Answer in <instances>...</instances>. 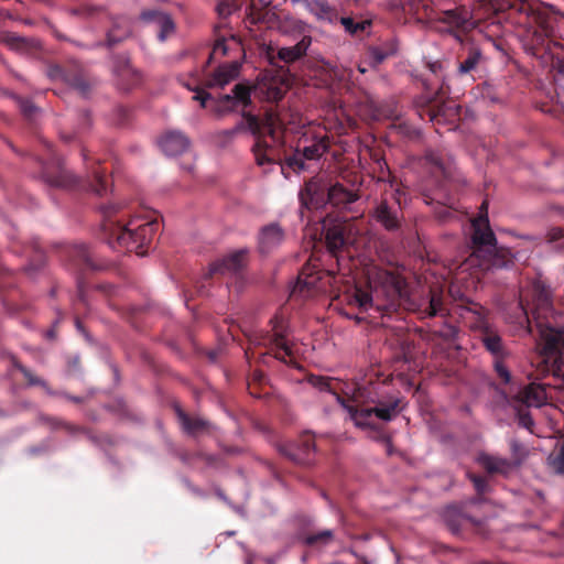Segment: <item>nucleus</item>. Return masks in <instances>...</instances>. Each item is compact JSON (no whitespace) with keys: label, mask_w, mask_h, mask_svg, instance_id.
I'll use <instances>...</instances> for the list:
<instances>
[{"label":"nucleus","mask_w":564,"mask_h":564,"mask_svg":"<svg viewBox=\"0 0 564 564\" xmlns=\"http://www.w3.org/2000/svg\"><path fill=\"white\" fill-rule=\"evenodd\" d=\"M547 462L554 473L564 474V444L556 454L549 456Z\"/></svg>","instance_id":"72a5a7b5"},{"label":"nucleus","mask_w":564,"mask_h":564,"mask_svg":"<svg viewBox=\"0 0 564 564\" xmlns=\"http://www.w3.org/2000/svg\"><path fill=\"white\" fill-rule=\"evenodd\" d=\"M250 89L245 84H237L231 94L223 95L215 101L214 110L218 115H224L238 107H247L250 104Z\"/></svg>","instance_id":"9b49d317"},{"label":"nucleus","mask_w":564,"mask_h":564,"mask_svg":"<svg viewBox=\"0 0 564 564\" xmlns=\"http://www.w3.org/2000/svg\"><path fill=\"white\" fill-rule=\"evenodd\" d=\"M247 564H251L250 562H248Z\"/></svg>","instance_id":"4d7b16f0"},{"label":"nucleus","mask_w":564,"mask_h":564,"mask_svg":"<svg viewBox=\"0 0 564 564\" xmlns=\"http://www.w3.org/2000/svg\"><path fill=\"white\" fill-rule=\"evenodd\" d=\"M300 200L306 208L318 209L327 204L347 208L349 204L357 200V195L338 183L332 184L326 177L317 176L300 192Z\"/></svg>","instance_id":"423d86ee"},{"label":"nucleus","mask_w":564,"mask_h":564,"mask_svg":"<svg viewBox=\"0 0 564 564\" xmlns=\"http://www.w3.org/2000/svg\"><path fill=\"white\" fill-rule=\"evenodd\" d=\"M494 367L502 382L509 383L511 381V373L507 366L503 364V359H495Z\"/></svg>","instance_id":"4c0bfd02"},{"label":"nucleus","mask_w":564,"mask_h":564,"mask_svg":"<svg viewBox=\"0 0 564 564\" xmlns=\"http://www.w3.org/2000/svg\"><path fill=\"white\" fill-rule=\"evenodd\" d=\"M368 285L370 292L355 288L349 296V302L365 312L372 306L381 308L393 305L403 293V281L398 275L378 268L368 271Z\"/></svg>","instance_id":"f03ea898"},{"label":"nucleus","mask_w":564,"mask_h":564,"mask_svg":"<svg viewBox=\"0 0 564 564\" xmlns=\"http://www.w3.org/2000/svg\"><path fill=\"white\" fill-rule=\"evenodd\" d=\"M395 52V46L392 45L389 48H383L380 46H375L369 50L370 58L375 66L381 64L388 56L392 55Z\"/></svg>","instance_id":"2f4dec72"},{"label":"nucleus","mask_w":564,"mask_h":564,"mask_svg":"<svg viewBox=\"0 0 564 564\" xmlns=\"http://www.w3.org/2000/svg\"><path fill=\"white\" fill-rule=\"evenodd\" d=\"M468 313L471 315L470 326L480 330V340L486 349L495 359H503L508 352L503 346L500 335L486 318L484 310L479 307L478 310L469 311Z\"/></svg>","instance_id":"1a4fd4ad"},{"label":"nucleus","mask_w":564,"mask_h":564,"mask_svg":"<svg viewBox=\"0 0 564 564\" xmlns=\"http://www.w3.org/2000/svg\"><path fill=\"white\" fill-rule=\"evenodd\" d=\"M479 59H480V52L476 51V50L470 51L468 56L465 58V61L459 64L458 72L460 74H467V73L471 72L473 69H475V67L479 63Z\"/></svg>","instance_id":"473e14b6"},{"label":"nucleus","mask_w":564,"mask_h":564,"mask_svg":"<svg viewBox=\"0 0 564 564\" xmlns=\"http://www.w3.org/2000/svg\"><path fill=\"white\" fill-rule=\"evenodd\" d=\"M20 107L22 112L28 117L33 116V113L37 111L36 107L29 100L22 101Z\"/></svg>","instance_id":"37998d69"},{"label":"nucleus","mask_w":564,"mask_h":564,"mask_svg":"<svg viewBox=\"0 0 564 564\" xmlns=\"http://www.w3.org/2000/svg\"><path fill=\"white\" fill-rule=\"evenodd\" d=\"M351 225L344 221H336L330 225L327 219L323 220V230L325 231V239L327 248L332 252H336L339 250L346 242H348V238L344 237L346 230L350 229Z\"/></svg>","instance_id":"4468645a"},{"label":"nucleus","mask_w":564,"mask_h":564,"mask_svg":"<svg viewBox=\"0 0 564 564\" xmlns=\"http://www.w3.org/2000/svg\"><path fill=\"white\" fill-rule=\"evenodd\" d=\"M481 210H485V216L480 215L471 223L475 250L459 265L458 269L462 273L476 268L488 271L491 268H502L506 265L498 257L497 240L489 227L485 203L481 205Z\"/></svg>","instance_id":"20e7f679"},{"label":"nucleus","mask_w":564,"mask_h":564,"mask_svg":"<svg viewBox=\"0 0 564 564\" xmlns=\"http://www.w3.org/2000/svg\"><path fill=\"white\" fill-rule=\"evenodd\" d=\"M284 240V230L276 223H271L261 228L258 236L259 250L269 253L278 248Z\"/></svg>","instance_id":"2eb2a0df"},{"label":"nucleus","mask_w":564,"mask_h":564,"mask_svg":"<svg viewBox=\"0 0 564 564\" xmlns=\"http://www.w3.org/2000/svg\"><path fill=\"white\" fill-rule=\"evenodd\" d=\"M519 424L522 427L530 430L533 426L534 422L530 414L524 413L519 415Z\"/></svg>","instance_id":"c03bdc74"},{"label":"nucleus","mask_w":564,"mask_h":564,"mask_svg":"<svg viewBox=\"0 0 564 564\" xmlns=\"http://www.w3.org/2000/svg\"><path fill=\"white\" fill-rule=\"evenodd\" d=\"M159 145L166 155H180L188 149L189 140L180 131H171L161 138Z\"/></svg>","instance_id":"6ab92c4d"},{"label":"nucleus","mask_w":564,"mask_h":564,"mask_svg":"<svg viewBox=\"0 0 564 564\" xmlns=\"http://www.w3.org/2000/svg\"><path fill=\"white\" fill-rule=\"evenodd\" d=\"M311 44L312 36L304 35L295 45L280 47L278 50V57L284 63H294L306 55Z\"/></svg>","instance_id":"4be33fe9"},{"label":"nucleus","mask_w":564,"mask_h":564,"mask_svg":"<svg viewBox=\"0 0 564 564\" xmlns=\"http://www.w3.org/2000/svg\"><path fill=\"white\" fill-rule=\"evenodd\" d=\"M531 313L539 334L538 350L543 358V372L564 380V314L556 312L550 291L533 286Z\"/></svg>","instance_id":"f257e3e1"},{"label":"nucleus","mask_w":564,"mask_h":564,"mask_svg":"<svg viewBox=\"0 0 564 564\" xmlns=\"http://www.w3.org/2000/svg\"><path fill=\"white\" fill-rule=\"evenodd\" d=\"M23 372H24L25 377H28V378H29L30 383H32V384L36 383V382H35V381H34V380L29 376L28 371L23 370Z\"/></svg>","instance_id":"09e8293b"},{"label":"nucleus","mask_w":564,"mask_h":564,"mask_svg":"<svg viewBox=\"0 0 564 564\" xmlns=\"http://www.w3.org/2000/svg\"><path fill=\"white\" fill-rule=\"evenodd\" d=\"M341 25L345 28L346 32L351 35H355L361 31H365L370 26V21L364 20L360 22H355L351 18H339L338 20Z\"/></svg>","instance_id":"7c9ffc66"},{"label":"nucleus","mask_w":564,"mask_h":564,"mask_svg":"<svg viewBox=\"0 0 564 564\" xmlns=\"http://www.w3.org/2000/svg\"><path fill=\"white\" fill-rule=\"evenodd\" d=\"M193 98L199 101L203 107H207V101L212 99V95L205 91H196Z\"/></svg>","instance_id":"a18cd8bd"},{"label":"nucleus","mask_w":564,"mask_h":564,"mask_svg":"<svg viewBox=\"0 0 564 564\" xmlns=\"http://www.w3.org/2000/svg\"><path fill=\"white\" fill-rule=\"evenodd\" d=\"M177 419L183 427V430L189 434H195L202 429L205 427L206 422L202 419H189L184 411H182L178 406L175 409Z\"/></svg>","instance_id":"bb28decb"},{"label":"nucleus","mask_w":564,"mask_h":564,"mask_svg":"<svg viewBox=\"0 0 564 564\" xmlns=\"http://www.w3.org/2000/svg\"><path fill=\"white\" fill-rule=\"evenodd\" d=\"M516 400L527 406L540 408L546 403V389L541 383L531 382L518 391Z\"/></svg>","instance_id":"dca6fc26"},{"label":"nucleus","mask_w":564,"mask_h":564,"mask_svg":"<svg viewBox=\"0 0 564 564\" xmlns=\"http://www.w3.org/2000/svg\"><path fill=\"white\" fill-rule=\"evenodd\" d=\"M375 216L389 230L395 229L399 225L398 210L388 206L386 202L378 205Z\"/></svg>","instance_id":"393cba45"},{"label":"nucleus","mask_w":564,"mask_h":564,"mask_svg":"<svg viewBox=\"0 0 564 564\" xmlns=\"http://www.w3.org/2000/svg\"><path fill=\"white\" fill-rule=\"evenodd\" d=\"M271 333L264 338L263 344L275 348V357L288 362L286 357L294 354V345L288 335V325L282 316H275L271 319Z\"/></svg>","instance_id":"9d476101"},{"label":"nucleus","mask_w":564,"mask_h":564,"mask_svg":"<svg viewBox=\"0 0 564 564\" xmlns=\"http://www.w3.org/2000/svg\"><path fill=\"white\" fill-rule=\"evenodd\" d=\"M218 496H219L221 499L226 500V497H225L220 491L218 492Z\"/></svg>","instance_id":"603ef678"},{"label":"nucleus","mask_w":564,"mask_h":564,"mask_svg":"<svg viewBox=\"0 0 564 564\" xmlns=\"http://www.w3.org/2000/svg\"><path fill=\"white\" fill-rule=\"evenodd\" d=\"M241 127H242V124H238V126H237V127H235L234 129L226 131V134H228V135H230V137H231V135H234L237 131H239V130L241 129Z\"/></svg>","instance_id":"de8ad7c7"},{"label":"nucleus","mask_w":564,"mask_h":564,"mask_svg":"<svg viewBox=\"0 0 564 564\" xmlns=\"http://www.w3.org/2000/svg\"><path fill=\"white\" fill-rule=\"evenodd\" d=\"M140 18L148 23H153L159 29L158 37L160 41H165L166 37L174 31V22L170 14L159 10H145L141 13Z\"/></svg>","instance_id":"f3484780"},{"label":"nucleus","mask_w":564,"mask_h":564,"mask_svg":"<svg viewBox=\"0 0 564 564\" xmlns=\"http://www.w3.org/2000/svg\"><path fill=\"white\" fill-rule=\"evenodd\" d=\"M245 257H246L245 250H239L237 252H234V253L225 257L220 261L213 263L210 267V272L212 273H217V272L225 273L226 271H232V272L238 271L243 264Z\"/></svg>","instance_id":"b1692460"},{"label":"nucleus","mask_w":564,"mask_h":564,"mask_svg":"<svg viewBox=\"0 0 564 564\" xmlns=\"http://www.w3.org/2000/svg\"><path fill=\"white\" fill-rule=\"evenodd\" d=\"M473 274L476 275V279H479V275L477 274V272L475 271Z\"/></svg>","instance_id":"6e6d98bb"},{"label":"nucleus","mask_w":564,"mask_h":564,"mask_svg":"<svg viewBox=\"0 0 564 564\" xmlns=\"http://www.w3.org/2000/svg\"><path fill=\"white\" fill-rule=\"evenodd\" d=\"M304 2H305V0H291V3H292L293 6L299 4V3H302V4H303Z\"/></svg>","instance_id":"8fccbe9b"},{"label":"nucleus","mask_w":564,"mask_h":564,"mask_svg":"<svg viewBox=\"0 0 564 564\" xmlns=\"http://www.w3.org/2000/svg\"><path fill=\"white\" fill-rule=\"evenodd\" d=\"M76 327L78 330H82V325H80L79 321H76Z\"/></svg>","instance_id":"3c124183"},{"label":"nucleus","mask_w":564,"mask_h":564,"mask_svg":"<svg viewBox=\"0 0 564 564\" xmlns=\"http://www.w3.org/2000/svg\"><path fill=\"white\" fill-rule=\"evenodd\" d=\"M278 29L282 34L294 39H302L304 35H311V25L291 14H285L280 18Z\"/></svg>","instance_id":"aec40b11"},{"label":"nucleus","mask_w":564,"mask_h":564,"mask_svg":"<svg viewBox=\"0 0 564 564\" xmlns=\"http://www.w3.org/2000/svg\"><path fill=\"white\" fill-rule=\"evenodd\" d=\"M477 462L489 474H499L507 476L514 470V464L510 463L508 458L481 453L477 457Z\"/></svg>","instance_id":"412c9836"},{"label":"nucleus","mask_w":564,"mask_h":564,"mask_svg":"<svg viewBox=\"0 0 564 564\" xmlns=\"http://www.w3.org/2000/svg\"><path fill=\"white\" fill-rule=\"evenodd\" d=\"M95 180L96 184L94 185L93 191L98 195L105 194L107 192V184L104 176L97 172L95 174Z\"/></svg>","instance_id":"58836bf2"},{"label":"nucleus","mask_w":564,"mask_h":564,"mask_svg":"<svg viewBox=\"0 0 564 564\" xmlns=\"http://www.w3.org/2000/svg\"><path fill=\"white\" fill-rule=\"evenodd\" d=\"M427 159L443 170V164L434 156V154L427 155Z\"/></svg>","instance_id":"49530a36"},{"label":"nucleus","mask_w":564,"mask_h":564,"mask_svg":"<svg viewBox=\"0 0 564 564\" xmlns=\"http://www.w3.org/2000/svg\"><path fill=\"white\" fill-rule=\"evenodd\" d=\"M234 50H236V51L240 50V42L235 36H231L230 39H226V37L219 39L216 41V43L213 47L210 58H216L218 56H225Z\"/></svg>","instance_id":"a878e982"},{"label":"nucleus","mask_w":564,"mask_h":564,"mask_svg":"<svg viewBox=\"0 0 564 564\" xmlns=\"http://www.w3.org/2000/svg\"><path fill=\"white\" fill-rule=\"evenodd\" d=\"M305 446H306L307 451H308V449H310V447H311V445H310V443H308V442H306V443H305Z\"/></svg>","instance_id":"864d4df0"},{"label":"nucleus","mask_w":564,"mask_h":564,"mask_svg":"<svg viewBox=\"0 0 564 564\" xmlns=\"http://www.w3.org/2000/svg\"><path fill=\"white\" fill-rule=\"evenodd\" d=\"M438 20L448 24L451 28L462 30H467L473 24L470 12L464 8L443 11Z\"/></svg>","instance_id":"5701e85b"},{"label":"nucleus","mask_w":564,"mask_h":564,"mask_svg":"<svg viewBox=\"0 0 564 564\" xmlns=\"http://www.w3.org/2000/svg\"><path fill=\"white\" fill-rule=\"evenodd\" d=\"M425 316L444 315L445 308L443 307V297L441 294L432 293L429 304L424 310Z\"/></svg>","instance_id":"c756f323"},{"label":"nucleus","mask_w":564,"mask_h":564,"mask_svg":"<svg viewBox=\"0 0 564 564\" xmlns=\"http://www.w3.org/2000/svg\"><path fill=\"white\" fill-rule=\"evenodd\" d=\"M116 210V206H107L104 209V214L108 217L104 223L108 243L111 248L124 247L128 250H134L139 256H144L145 251L142 248L151 241L159 230L158 220L148 219L143 224H137V219H131L128 224H121L110 218Z\"/></svg>","instance_id":"7ed1b4c3"},{"label":"nucleus","mask_w":564,"mask_h":564,"mask_svg":"<svg viewBox=\"0 0 564 564\" xmlns=\"http://www.w3.org/2000/svg\"><path fill=\"white\" fill-rule=\"evenodd\" d=\"M303 6L317 22L335 24L339 20L336 7L327 0H305Z\"/></svg>","instance_id":"ddd939ff"},{"label":"nucleus","mask_w":564,"mask_h":564,"mask_svg":"<svg viewBox=\"0 0 564 564\" xmlns=\"http://www.w3.org/2000/svg\"><path fill=\"white\" fill-rule=\"evenodd\" d=\"M248 124L256 135L252 149L258 165L262 166L274 162V147L281 142L283 133L289 130L284 126V119L280 115L270 112L261 121L250 116Z\"/></svg>","instance_id":"39448f33"},{"label":"nucleus","mask_w":564,"mask_h":564,"mask_svg":"<svg viewBox=\"0 0 564 564\" xmlns=\"http://www.w3.org/2000/svg\"><path fill=\"white\" fill-rule=\"evenodd\" d=\"M240 64L237 61L223 64L212 74L207 79V87L209 88H223L231 80L238 77Z\"/></svg>","instance_id":"a211bd4d"},{"label":"nucleus","mask_w":564,"mask_h":564,"mask_svg":"<svg viewBox=\"0 0 564 564\" xmlns=\"http://www.w3.org/2000/svg\"><path fill=\"white\" fill-rule=\"evenodd\" d=\"M129 33V29L128 28H124L120 34L116 35L115 34V31H110L108 33V45L109 46H112L115 45L116 43H118L119 41H121L123 37H126Z\"/></svg>","instance_id":"a19ab883"},{"label":"nucleus","mask_w":564,"mask_h":564,"mask_svg":"<svg viewBox=\"0 0 564 564\" xmlns=\"http://www.w3.org/2000/svg\"><path fill=\"white\" fill-rule=\"evenodd\" d=\"M328 149L325 132L315 133L306 130L294 155L286 159V165L293 171L305 169L304 160H318Z\"/></svg>","instance_id":"6e6552de"},{"label":"nucleus","mask_w":564,"mask_h":564,"mask_svg":"<svg viewBox=\"0 0 564 564\" xmlns=\"http://www.w3.org/2000/svg\"><path fill=\"white\" fill-rule=\"evenodd\" d=\"M555 84L564 90V63H560L554 75Z\"/></svg>","instance_id":"79ce46f5"},{"label":"nucleus","mask_w":564,"mask_h":564,"mask_svg":"<svg viewBox=\"0 0 564 564\" xmlns=\"http://www.w3.org/2000/svg\"><path fill=\"white\" fill-rule=\"evenodd\" d=\"M321 276L315 265L307 264L300 272L295 283L291 288V296H310L311 292L319 289Z\"/></svg>","instance_id":"f8f14e48"},{"label":"nucleus","mask_w":564,"mask_h":564,"mask_svg":"<svg viewBox=\"0 0 564 564\" xmlns=\"http://www.w3.org/2000/svg\"><path fill=\"white\" fill-rule=\"evenodd\" d=\"M336 400L348 412L350 420L359 429H376V420L389 422L397 415L398 402L389 405L365 408L360 403L359 395H354L351 403L335 394Z\"/></svg>","instance_id":"0eeeda50"},{"label":"nucleus","mask_w":564,"mask_h":564,"mask_svg":"<svg viewBox=\"0 0 564 564\" xmlns=\"http://www.w3.org/2000/svg\"><path fill=\"white\" fill-rule=\"evenodd\" d=\"M286 91V87L284 85H275V83H270L267 90V98L270 101L280 100Z\"/></svg>","instance_id":"e433bc0d"},{"label":"nucleus","mask_w":564,"mask_h":564,"mask_svg":"<svg viewBox=\"0 0 564 564\" xmlns=\"http://www.w3.org/2000/svg\"><path fill=\"white\" fill-rule=\"evenodd\" d=\"M444 519L453 532H457L466 517L458 512L455 507H448L444 512Z\"/></svg>","instance_id":"c85d7f7f"},{"label":"nucleus","mask_w":564,"mask_h":564,"mask_svg":"<svg viewBox=\"0 0 564 564\" xmlns=\"http://www.w3.org/2000/svg\"><path fill=\"white\" fill-rule=\"evenodd\" d=\"M519 306H520V311H521V316L519 317V321L517 323L519 324V326L523 329V332L525 334H531L532 327H531V322L529 318L528 310L523 303V295H521Z\"/></svg>","instance_id":"f704fd0d"},{"label":"nucleus","mask_w":564,"mask_h":564,"mask_svg":"<svg viewBox=\"0 0 564 564\" xmlns=\"http://www.w3.org/2000/svg\"><path fill=\"white\" fill-rule=\"evenodd\" d=\"M470 480L473 481L475 489L478 494H484L487 490V482L486 479L480 476H469Z\"/></svg>","instance_id":"ea45409f"},{"label":"nucleus","mask_w":564,"mask_h":564,"mask_svg":"<svg viewBox=\"0 0 564 564\" xmlns=\"http://www.w3.org/2000/svg\"><path fill=\"white\" fill-rule=\"evenodd\" d=\"M359 70H360L361 73H365V72H366V69H365L364 67H360V66H359Z\"/></svg>","instance_id":"5fc2aeb1"},{"label":"nucleus","mask_w":564,"mask_h":564,"mask_svg":"<svg viewBox=\"0 0 564 564\" xmlns=\"http://www.w3.org/2000/svg\"><path fill=\"white\" fill-rule=\"evenodd\" d=\"M333 540V532L330 530H324L316 534L308 535L306 538V543L310 545L322 543L327 545Z\"/></svg>","instance_id":"c9c22d12"},{"label":"nucleus","mask_w":564,"mask_h":564,"mask_svg":"<svg viewBox=\"0 0 564 564\" xmlns=\"http://www.w3.org/2000/svg\"><path fill=\"white\" fill-rule=\"evenodd\" d=\"M510 451H511V460L510 463L514 464V469L518 468L527 458L528 449L527 447L518 442L517 440L510 441Z\"/></svg>","instance_id":"cd10ccee"}]
</instances>
